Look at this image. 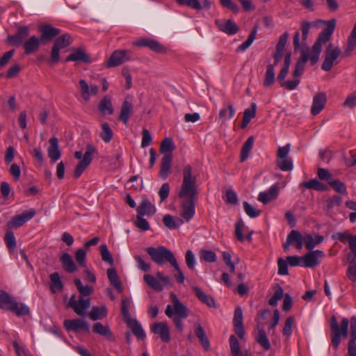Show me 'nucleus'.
<instances>
[{
    "label": "nucleus",
    "instance_id": "obj_1",
    "mask_svg": "<svg viewBox=\"0 0 356 356\" xmlns=\"http://www.w3.org/2000/svg\"><path fill=\"white\" fill-rule=\"evenodd\" d=\"M356 325V316H353L349 321L347 318H343L340 324L337 318L332 316L330 319L331 343L334 349H337L341 340V337L346 338L348 334V325Z\"/></svg>",
    "mask_w": 356,
    "mask_h": 356
},
{
    "label": "nucleus",
    "instance_id": "obj_2",
    "mask_svg": "<svg viewBox=\"0 0 356 356\" xmlns=\"http://www.w3.org/2000/svg\"><path fill=\"white\" fill-rule=\"evenodd\" d=\"M192 194L198 195L197 175L191 165H186L183 168V180L178 193V196Z\"/></svg>",
    "mask_w": 356,
    "mask_h": 356
},
{
    "label": "nucleus",
    "instance_id": "obj_3",
    "mask_svg": "<svg viewBox=\"0 0 356 356\" xmlns=\"http://www.w3.org/2000/svg\"><path fill=\"white\" fill-rule=\"evenodd\" d=\"M146 251L151 259L159 266H163L165 261L171 264L176 259L172 251L162 245L147 248Z\"/></svg>",
    "mask_w": 356,
    "mask_h": 356
},
{
    "label": "nucleus",
    "instance_id": "obj_4",
    "mask_svg": "<svg viewBox=\"0 0 356 356\" xmlns=\"http://www.w3.org/2000/svg\"><path fill=\"white\" fill-rule=\"evenodd\" d=\"M178 197L181 200L180 215L186 221L188 222L195 215L197 195L189 194Z\"/></svg>",
    "mask_w": 356,
    "mask_h": 356
},
{
    "label": "nucleus",
    "instance_id": "obj_5",
    "mask_svg": "<svg viewBox=\"0 0 356 356\" xmlns=\"http://www.w3.org/2000/svg\"><path fill=\"white\" fill-rule=\"evenodd\" d=\"M132 45L138 47H147L157 54H165L167 52L166 47L161 43L154 39L149 38H140L133 42Z\"/></svg>",
    "mask_w": 356,
    "mask_h": 356
},
{
    "label": "nucleus",
    "instance_id": "obj_6",
    "mask_svg": "<svg viewBox=\"0 0 356 356\" xmlns=\"http://www.w3.org/2000/svg\"><path fill=\"white\" fill-rule=\"evenodd\" d=\"M36 212L34 209H30L23 211L19 215L14 216L7 222V227L8 229H17L22 227L26 222L31 220L35 215Z\"/></svg>",
    "mask_w": 356,
    "mask_h": 356
},
{
    "label": "nucleus",
    "instance_id": "obj_7",
    "mask_svg": "<svg viewBox=\"0 0 356 356\" xmlns=\"http://www.w3.org/2000/svg\"><path fill=\"white\" fill-rule=\"evenodd\" d=\"M90 306V301L89 298H84L82 296H79V300H76V295L73 294L67 305V307L72 308L74 312L80 316H84L86 315V310Z\"/></svg>",
    "mask_w": 356,
    "mask_h": 356
},
{
    "label": "nucleus",
    "instance_id": "obj_8",
    "mask_svg": "<svg viewBox=\"0 0 356 356\" xmlns=\"http://www.w3.org/2000/svg\"><path fill=\"white\" fill-rule=\"evenodd\" d=\"M132 52L127 49L115 50L106 61L107 67H116L131 59Z\"/></svg>",
    "mask_w": 356,
    "mask_h": 356
},
{
    "label": "nucleus",
    "instance_id": "obj_9",
    "mask_svg": "<svg viewBox=\"0 0 356 356\" xmlns=\"http://www.w3.org/2000/svg\"><path fill=\"white\" fill-rule=\"evenodd\" d=\"M340 54L341 49L330 43L325 51V60L321 66L322 69L326 72L330 71L332 67L334 62L339 57Z\"/></svg>",
    "mask_w": 356,
    "mask_h": 356
},
{
    "label": "nucleus",
    "instance_id": "obj_10",
    "mask_svg": "<svg viewBox=\"0 0 356 356\" xmlns=\"http://www.w3.org/2000/svg\"><path fill=\"white\" fill-rule=\"evenodd\" d=\"M324 257L325 254L321 250H310L305 255L302 256V267L315 268L320 264V259Z\"/></svg>",
    "mask_w": 356,
    "mask_h": 356
},
{
    "label": "nucleus",
    "instance_id": "obj_11",
    "mask_svg": "<svg viewBox=\"0 0 356 356\" xmlns=\"http://www.w3.org/2000/svg\"><path fill=\"white\" fill-rule=\"evenodd\" d=\"M64 326L67 331L80 332L81 331L89 332L90 325L87 321L83 319L76 318L72 320H65Z\"/></svg>",
    "mask_w": 356,
    "mask_h": 356
},
{
    "label": "nucleus",
    "instance_id": "obj_12",
    "mask_svg": "<svg viewBox=\"0 0 356 356\" xmlns=\"http://www.w3.org/2000/svg\"><path fill=\"white\" fill-rule=\"evenodd\" d=\"M30 29L28 26H21L17 29L16 33L8 36V41L13 45L22 44L29 35Z\"/></svg>",
    "mask_w": 356,
    "mask_h": 356
},
{
    "label": "nucleus",
    "instance_id": "obj_13",
    "mask_svg": "<svg viewBox=\"0 0 356 356\" xmlns=\"http://www.w3.org/2000/svg\"><path fill=\"white\" fill-rule=\"evenodd\" d=\"M215 23L222 32L232 35L238 31V26L231 19H216Z\"/></svg>",
    "mask_w": 356,
    "mask_h": 356
},
{
    "label": "nucleus",
    "instance_id": "obj_14",
    "mask_svg": "<svg viewBox=\"0 0 356 356\" xmlns=\"http://www.w3.org/2000/svg\"><path fill=\"white\" fill-rule=\"evenodd\" d=\"M151 330L155 334L159 335L163 341L166 343L170 341V331L166 323H155L152 325Z\"/></svg>",
    "mask_w": 356,
    "mask_h": 356
},
{
    "label": "nucleus",
    "instance_id": "obj_15",
    "mask_svg": "<svg viewBox=\"0 0 356 356\" xmlns=\"http://www.w3.org/2000/svg\"><path fill=\"white\" fill-rule=\"evenodd\" d=\"M39 29L41 33L40 38L43 42L51 40L60 33L58 29L54 28L50 24L41 25Z\"/></svg>",
    "mask_w": 356,
    "mask_h": 356
},
{
    "label": "nucleus",
    "instance_id": "obj_16",
    "mask_svg": "<svg viewBox=\"0 0 356 356\" xmlns=\"http://www.w3.org/2000/svg\"><path fill=\"white\" fill-rule=\"evenodd\" d=\"M170 298L173 305L175 317L187 318L188 310L187 307L181 303L174 293H170Z\"/></svg>",
    "mask_w": 356,
    "mask_h": 356
},
{
    "label": "nucleus",
    "instance_id": "obj_17",
    "mask_svg": "<svg viewBox=\"0 0 356 356\" xmlns=\"http://www.w3.org/2000/svg\"><path fill=\"white\" fill-rule=\"evenodd\" d=\"M327 97L325 93L321 92L316 95L313 98L311 113L313 115H318L325 107Z\"/></svg>",
    "mask_w": 356,
    "mask_h": 356
},
{
    "label": "nucleus",
    "instance_id": "obj_18",
    "mask_svg": "<svg viewBox=\"0 0 356 356\" xmlns=\"http://www.w3.org/2000/svg\"><path fill=\"white\" fill-rule=\"evenodd\" d=\"M79 86L81 89V96L83 99L86 102H88L90 98V95H95L98 92V86L92 84L88 86L86 81L83 79H81L79 81Z\"/></svg>",
    "mask_w": 356,
    "mask_h": 356
},
{
    "label": "nucleus",
    "instance_id": "obj_19",
    "mask_svg": "<svg viewBox=\"0 0 356 356\" xmlns=\"http://www.w3.org/2000/svg\"><path fill=\"white\" fill-rule=\"evenodd\" d=\"M309 60L308 50L302 49L301 51L300 56L299 57L296 64V68L293 72V78H299L304 72L305 65Z\"/></svg>",
    "mask_w": 356,
    "mask_h": 356
},
{
    "label": "nucleus",
    "instance_id": "obj_20",
    "mask_svg": "<svg viewBox=\"0 0 356 356\" xmlns=\"http://www.w3.org/2000/svg\"><path fill=\"white\" fill-rule=\"evenodd\" d=\"M40 38L35 35H32L29 39L26 40L23 43L25 54H31L38 51L41 42Z\"/></svg>",
    "mask_w": 356,
    "mask_h": 356
},
{
    "label": "nucleus",
    "instance_id": "obj_21",
    "mask_svg": "<svg viewBox=\"0 0 356 356\" xmlns=\"http://www.w3.org/2000/svg\"><path fill=\"white\" fill-rule=\"evenodd\" d=\"M336 26V20L332 19L327 22V26L319 34L317 41L322 44L326 43L331 38Z\"/></svg>",
    "mask_w": 356,
    "mask_h": 356
},
{
    "label": "nucleus",
    "instance_id": "obj_22",
    "mask_svg": "<svg viewBox=\"0 0 356 356\" xmlns=\"http://www.w3.org/2000/svg\"><path fill=\"white\" fill-rule=\"evenodd\" d=\"M278 191L277 186L275 184L273 185L267 191L259 193L258 200L263 204H266L277 197Z\"/></svg>",
    "mask_w": 356,
    "mask_h": 356
},
{
    "label": "nucleus",
    "instance_id": "obj_23",
    "mask_svg": "<svg viewBox=\"0 0 356 356\" xmlns=\"http://www.w3.org/2000/svg\"><path fill=\"white\" fill-rule=\"evenodd\" d=\"M48 156L53 163H55L60 158V152L58 147V140L56 138L52 137L49 139L48 147Z\"/></svg>",
    "mask_w": 356,
    "mask_h": 356
},
{
    "label": "nucleus",
    "instance_id": "obj_24",
    "mask_svg": "<svg viewBox=\"0 0 356 356\" xmlns=\"http://www.w3.org/2000/svg\"><path fill=\"white\" fill-rule=\"evenodd\" d=\"M92 332L100 336L106 337L109 341L115 340V337L108 325H103L102 323L97 322L94 324Z\"/></svg>",
    "mask_w": 356,
    "mask_h": 356
},
{
    "label": "nucleus",
    "instance_id": "obj_25",
    "mask_svg": "<svg viewBox=\"0 0 356 356\" xmlns=\"http://www.w3.org/2000/svg\"><path fill=\"white\" fill-rule=\"evenodd\" d=\"M155 212V207L147 197H143L140 204L137 208L138 215L151 216L153 215Z\"/></svg>",
    "mask_w": 356,
    "mask_h": 356
},
{
    "label": "nucleus",
    "instance_id": "obj_26",
    "mask_svg": "<svg viewBox=\"0 0 356 356\" xmlns=\"http://www.w3.org/2000/svg\"><path fill=\"white\" fill-rule=\"evenodd\" d=\"M172 163V154H165L161 162L159 176L165 179L170 173Z\"/></svg>",
    "mask_w": 356,
    "mask_h": 356
},
{
    "label": "nucleus",
    "instance_id": "obj_27",
    "mask_svg": "<svg viewBox=\"0 0 356 356\" xmlns=\"http://www.w3.org/2000/svg\"><path fill=\"white\" fill-rule=\"evenodd\" d=\"M194 327L195 334L199 339L201 345L204 350H208L210 348V343L202 326L200 323H195Z\"/></svg>",
    "mask_w": 356,
    "mask_h": 356
},
{
    "label": "nucleus",
    "instance_id": "obj_28",
    "mask_svg": "<svg viewBox=\"0 0 356 356\" xmlns=\"http://www.w3.org/2000/svg\"><path fill=\"white\" fill-rule=\"evenodd\" d=\"M132 103L129 97H126L121 107L119 120L124 124H127L129 118L132 111Z\"/></svg>",
    "mask_w": 356,
    "mask_h": 356
},
{
    "label": "nucleus",
    "instance_id": "obj_29",
    "mask_svg": "<svg viewBox=\"0 0 356 356\" xmlns=\"http://www.w3.org/2000/svg\"><path fill=\"white\" fill-rule=\"evenodd\" d=\"M126 322L127 325L131 328L133 334L138 339H144L145 338V333L138 321L130 318L126 320Z\"/></svg>",
    "mask_w": 356,
    "mask_h": 356
},
{
    "label": "nucleus",
    "instance_id": "obj_30",
    "mask_svg": "<svg viewBox=\"0 0 356 356\" xmlns=\"http://www.w3.org/2000/svg\"><path fill=\"white\" fill-rule=\"evenodd\" d=\"M8 310H10L17 316L29 315L30 313L29 307L27 305L22 302H18L15 300L13 301Z\"/></svg>",
    "mask_w": 356,
    "mask_h": 356
},
{
    "label": "nucleus",
    "instance_id": "obj_31",
    "mask_svg": "<svg viewBox=\"0 0 356 356\" xmlns=\"http://www.w3.org/2000/svg\"><path fill=\"white\" fill-rule=\"evenodd\" d=\"M90 57L81 49H76L72 54H70L65 58V62L69 61H81L83 63H89Z\"/></svg>",
    "mask_w": 356,
    "mask_h": 356
},
{
    "label": "nucleus",
    "instance_id": "obj_32",
    "mask_svg": "<svg viewBox=\"0 0 356 356\" xmlns=\"http://www.w3.org/2000/svg\"><path fill=\"white\" fill-rule=\"evenodd\" d=\"M96 154H97V149L93 145L88 143L86 146V152L79 163L88 167L92 160V156Z\"/></svg>",
    "mask_w": 356,
    "mask_h": 356
},
{
    "label": "nucleus",
    "instance_id": "obj_33",
    "mask_svg": "<svg viewBox=\"0 0 356 356\" xmlns=\"http://www.w3.org/2000/svg\"><path fill=\"white\" fill-rule=\"evenodd\" d=\"M163 222L169 229H177L184 224V220L178 217L174 218L170 214H166L163 218Z\"/></svg>",
    "mask_w": 356,
    "mask_h": 356
},
{
    "label": "nucleus",
    "instance_id": "obj_34",
    "mask_svg": "<svg viewBox=\"0 0 356 356\" xmlns=\"http://www.w3.org/2000/svg\"><path fill=\"white\" fill-rule=\"evenodd\" d=\"M98 108L103 115H111L113 113V108L111 103V98L105 96L99 103Z\"/></svg>",
    "mask_w": 356,
    "mask_h": 356
},
{
    "label": "nucleus",
    "instance_id": "obj_35",
    "mask_svg": "<svg viewBox=\"0 0 356 356\" xmlns=\"http://www.w3.org/2000/svg\"><path fill=\"white\" fill-rule=\"evenodd\" d=\"M193 290L195 292L196 296L202 302L206 304L207 306L210 307H215V301L211 296L205 294L201 290V289L197 286L193 287Z\"/></svg>",
    "mask_w": 356,
    "mask_h": 356
},
{
    "label": "nucleus",
    "instance_id": "obj_36",
    "mask_svg": "<svg viewBox=\"0 0 356 356\" xmlns=\"http://www.w3.org/2000/svg\"><path fill=\"white\" fill-rule=\"evenodd\" d=\"M291 64V53H287L284 56V65L277 75V79L280 83H283L289 72V66Z\"/></svg>",
    "mask_w": 356,
    "mask_h": 356
},
{
    "label": "nucleus",
    "instance_id": "obj_37",
    "mask_svg": "<svg viewBox=\"0 0 356 356\" xmlns=\"http://www.w3.org/2000/svg\"><path fill=\"white\" fill-rule=\"evenodd\" d=\"M257 104L252 102L251 107L246 108L244 111V115L241 123V128H245L248 126L251 119L255 117L256 115Z\"/></svg>",
    "mask_w": 356,
    "mask_h": 356
},
{
    "label": "nucleus",
    "instance_id": "obj_38",
    "mask_svg": "<svg viewBox=\"0 0 356 356\" xmlns=\"http://www.w3.org/2000/svg\"><path fill=\"white\" fill-rule=\"evenodd\" d=\"M60 261L63 264V268L67 273H74L76 270L75 264L68 253H64L60 257Z\"/></svg>",
    "mask_w": 356,
    "mask_h": 356
},
{
    "label": "nucleus",
    "instance_id": "obj_39",
    "mask_svg": "<svg viewBox=\"0 0 356 356\" xmlns=\"http://www.w3.org/2000/svg\"><path fill=\"white\" fill-rule=\"evenodd\" d=\"M256 341L258 344L265 350L270 348V343L264 329L258 328V333L256 336Z\"/></svg>",
    "mask_w": 356,
    "mask_h": 356
},
{
    "label": "nucleus",
    "instance_id": "obj_40",
    "mask_svg": "<svg viewBox=\"0 0 356 356\" xmlns=\"http://www.w3.org/2000/svg\"><path fill=\"white\" fill-rule=\"evenodd\" d=\"M144 282L152 289L156 291H161L163 289V284L156 277L149 274H145L143 276Z\"/></svg>",
    "mask_w": 356,
    "mask_h": 356
},
{
    "label": "nucleus",
    "instance_id": "obj_41",
    "mask_svg": "<svg viewBox=\"0 0 356 356\" xmlns=\"http://www.w3.org/2000/svg\"><path fill=\"white\" fill-rule=\"evenodd\" d=\"M50 278V289L53 293L57 291H61L63 285L58 273H53L49 275Z\"/></svg>",
    "mask_w": 356,
    "mask_h": 356
},
{
    "label": "nucleus",
    "instance_id": "obj_42",
    "mask_svg": "<svg viewBox=\"0 0 356 356\" xmlns=\"http://www.w3.org/2000/svg\"><path fill=\"white\" fill-rule=\"evenodd\" d=\"M275 80V66L274 65L269 64L267 65L266 71L265 73V77L263 82V85L264 87L271 86Z\"/></svg>",
    "mask_w": 356,
    "mask_h": 356
},
{
    "label": "nucleus",
    "instance_id": "obj_43",
    "mask_svg": "<svg viewBox=\"0 0 356 356\" xmlns=\"http://www.w3.org/2000/svg\"><path fill=\"white\" fill-rule=\"evenodd\" d=\"M254 141V137L250 136L243 145L240 157L241 162L245 161L248 158L249 154L252 149Z\"/></svg>",
    "mask_w": 356,
    "mask_h": 356
},
{
    "label": "nucleus",
    "instance_id": "obj_44",
    "mask_svg": "<svg viewBox=\"0 0 356 356\" xmlns=\"http://www.w3.org/2000/svg\"><path fill=\"white\" fill-rule=\"evenodd\" d=\"M107 275L113 287H115L118 291L121 292L122 291V287L115 269L108 268L107 270Z\"/></svg>",
    "mask_w": 356,
    "mask_h": 356
},
{
    "label": "nucleus",
    "instance_id": "obj_45",
    "mask_svg": "<svg viewBox=\"0 0 356 356\" xmlns=\"http://www.w3.org/2000/svg\"><path fill=\"white\" fill-rule=\"evenodd\" d=\"M107 315L106 308L103 307H93L90 312L88 316L92 321H97L104 318Z\"/></svg>",
    "mask_w": 356,
    "mask_h": 356
},
{
    "label": "nucleus",
    "instance_id": "obj_46",
    "mask_svg": "<svg viewBox=\"0 0 356 356\" xmlns=\"http://www.w3.org/2000/svg\"><path fill=\"white\" fill-rule=\"evenodd\" d=\"M300 186L308 189H314L319 191H325L327 189V186L322 184L316 179H313L308 181H303Z\"/></svg>",
    "mask_w": 356,
    "mask_h": 356
},
{
    "label": "nucleus",
    "instance_id": "obj_47",
    "mask_svg": "<svg viewBox=\"0 0 356 356\" xmlns=\"http://www.w3.org/2000/svg\"><path fill=\"white\" fill-rule=\"evenodd\" d=\"M273 289L275 291L274 295L268 300V304L270 306H276L278 301L284 296V290L280 284H276Z\"/></svg>",
    "mask_w": 356,
    "mask_h": 356
},
{
    "label": "nucleus",
    "instance_id": "obj_48",
    "mask_svg": "<svg viewBox=\"0 0 356 356\" xmlns=\"http://www.w3.org/2000/svg\"><path fill=\"white\" fill-rule=\"evenodd\" d=\"M72 42V38L68 34H63L59 36L54 42V47L62 49L68 47Z\"/></svg>",
    "mask_w": 356,
    "mask_h": 356
},
{
    "label": "nucleus",
    "instance_id": "obj_49",
    "mask_svg": "<svg viewBox=\"0 0 356 356\" xmlns=\"http://www.w3.org/2000/svg\"><path fill=\"white\" fill-rule=\"evenodd\" d=\"M235 108L231 104H227V108H222L219 113L218 119L220 120L226 121L233 118L235 114Z\"/></svg>",
    "mask_w": 356,
    "mask_h": 356
},
{
    "label": "nucleus",
    "instance_id": "obj_50",
    "mask_svg": "<svg viewBox=\"0 0 356 356\" xmlns=\"http://www.w3.org/2000/svg\"><path fill=\"white\" fill-rule=\"evenodd\" d=\"M101 128L102 131L99 134V136L105 143H109L113 138V132L108 123H102Z\"/></svg>",
    "mask_w": 356,
    "mask_h": 356
},
{
    "label": "nucleus",
    "instance_id": "obj_51",
    "mask_svg": "<svg viewBox=\"0 0 356 356\" xmlns=\"http://www.w3.org/2000/svg\"><path fill=\"white\" fill-rule=\"evenodd\" d=\"M356 46V23L348 38L347 47L345 49L346 56H349L350 52L354 49Z\"/></svg>",
    "mask_w": 356,
    "mask_h": 356
},
{
    "label": "nucleus",
    "instance_id": "obj_52",
    "mask_svg": "<svg viewBox=\"0 0 356 356\" xmlns=\"http://www.w3.org/2000/svg\"><path fill=\"white\" fill-rule=\"evenodd\" d=\"M289 234L292 243H295L298 250H301L304 243L302 234L297 230H292Z\"/></svg>",
    "mask_w": 356,
    "mask_h": 356
},
{
    "label": "nucleus",
    "instance_id": "obj_53",
    "mask_svg": "<svg viewBox=\"0 0 356 356\" xmlns=\"http://www.w3.org/2000/svg\"><path fill=\"white\" fill-rule=\"evenodd\" d=\"M276 164L277 167L283 171H290L293 168L292 159L289 157L277 159Z\"/></svg>",
    "mask_w": 356,
    "mask_h": 356
},
{
    "label": "nucleus",
    "instance_id": "obj_54",
    "mask_svg": "<svg viewBox=\"0 0 356 356\" xmlns=\"http://www.w3.org/2000/svg\"><path fill=\"white\" fill-rule=\"evenodd\" d=\"M14 299L3 290H0V308L8 309Z\"/></svg>",
    "mask_w": 356,
    "mask_h": 356
},
{
    "label": "nucleus",
    "instance_id": "obj_55",
    "mask_svg": "<svg viewBox=\"0 0 356 356\" xmlns=\"http://www.w3.org/2000/svg\"><path fill=\"white\" fill-rule=\"evenodd\" d=\"M349 266L347 270V276L353 282H356V257L355 259L347 258Z\"/></svg>",
    "mask_w": 356,
    "mask_h": 356
},
{
    "label": "nucleus",
    "instance_id": "obj_56",
    "mask_svg": "<svg viewBox=\"0 0 356 356\" xmlns=\"http://www.w3.org/2000/svg\"><path fill=\"white\" fill-rule=\"evenodd\" d=\"M170 265L174 268L175 273L173 274L175 278L176 279L177 282L179 284H183L185 281V276L181 270V268L179 266V264L177 261V259H175Z\"/></svg>",
    "mask_w": 356,
    "mask_h": 356
},
{
    "label": "nucleus",
    "instance_id": "obj_57",
    "mask_svg": "<svg viewBox=\"0 0 356 356\" xmlns=\"http://www.w3.org/2000/svg\"><path fill=\"white\" fill-rule=\"evenodd\" d=\"M4 241L8 248L13 251L16 248V240L12 231H7L4 236Z\"/></svg>",
    "mask_w": 356,
    "mask_h": 356
},
{
    "label": "nucleus",
    "instance_id": "obj_58",
    "mask_svg": "<svg viewBox=\"0 0 356 356\" xmlns=\"http://www.w3.org/2000/svg\"><path fill=\"white\" fill-rule=\"evenodd\" d=\"M175 149V146L173 145L172 140L169 138H165L161 144L160 151L165 154H171L173 149Z\"/></svg>",
    "mask_w": 356,
    "mask_h": 356
},
{
    "label": "nucleus",
    "instance_id": "obj_59",
    "mask_svg": "<svg viewBox=\"0 0 356 356\" xmlns=\"http://www.w3.org/2000/svg\"><path fill=\"white\" fill-rule=\"evenodd\" d=\"M294 322L295 319L293 316L288 317L285 321L282 333L286 339H289L291 334V329Z\"/></svg>",
    "mask_w": 356,
    "mask_h": 356
},
{
    "label": "nucleus",
    "instance_id": "obj_60",
    "mask_svg": "<svg viewBox=\"0 0 356 356\" xmlns=\"http://www.w3.org/2000/svg\"><path fill=\"white\" fill-rule=\"evenodd\" d=\"M330 186L336 191L340 193H346V185L338 179H332L329 183Z\"/></svg>",
    "mask_w": 356,
    "mask_h": 356
},
{
    "label": "nucleus",
    "instance_id": "obj_61",
    "mask_svg": "<svg viewBox=\"0 0 356 356\" xmlns=\"http://www.w3.org/2000/svg\"><path fill=\"white\" fill-rule=\"evenodd\" d=\"M243 208L246 214L250 218L257 217L261 213L259 210L256 209V208L250 205L248 202H243Z\"/></svg>",
    "mask_w": 356,
    "mask_h": 356
},
{
    "label": "nucleus",
    "instance_id": "obj_62",
    "mask_svg": "<svg viewBox=\"0 0 356 356\" xmlns=\"http://www.w3.org/2000/svg\"><path fill=\"white\" fill-rule=\"evenodd\" d=\"M101 249V256L103 261L108 262L109 264H113V259L111 256V254L108 251L107 246L106 244H103L100 247Z\"/></svg>",
    "mask_w": 356,
    "mask_h": 356
},
{
    "label": "nucleus",
    "instance_id": "obj_63",
    "mask_svg": "<svg viewBox=\"0 0 356 356\" xmlns=\"http://www.w3.org/2000/svg\"><path fill=\"white\" fill-rule=\"evenodd\" d=\"M200 258L205 261L214 262L216 260V254L211 250H202L200 251Z\"/></svg>",
    "mask_w": 356,
    "mask_h": 356
},
{
    "label": "nucleus",
    "instance_id": "obj_64",
    "mask_svg": "<svg viewBox=\"0 0 356 356\" xmlns=\"http://www.w3.org/2000/svg\"><path fill=\"white\" fill-rule=\"evenodd\" d=\"M143 216H144L137 215L135 225L138 228L143 231H147L149 229V225L147 220L143 218Z\"/></svg>",
    "mask_w": 356,
    "mask_h": 356
}]
</instances>
